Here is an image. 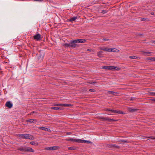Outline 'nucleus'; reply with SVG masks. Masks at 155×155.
<instances>
[{
	"instance_id": "27",
	"label": "nucleus",
	"mask_w": 155,
	"mask_h": 155,
	"mask_svg": "<svg viewBox=\"0 0 155 155\" xmlns=\"http://www.w3.org/2000/svg\"><path fill=\"white\" fill-rule=\"evenodd\" d=\"M141 20L143 21H149V20L147 18H142L141 19Z\"/></svg>"
},
{
	"instance_id": "42",
	"label": "nucleus",
	"mask_w": 155,
	"mask_h": 155,
	"mask_svg": "<svg viewBox=\"0 0 155 155\" xmlns=\"http://www.w3.org/2000/svg\"><path fill=\"white\" fill-rule=\"evenodd\" d=\"M144 53L150 54V52H144Z\"/></svg>"
},
{
	"instance_id": "19",
	"label": "nucleus",
	"mask_w": 155,
	"mask_h": 155,
	"mask_svg": "<svg viewBox=\"0 0 155 155\" xmlns=\"http://www.w3.org/2000/svg\"><path fill=\"white\" fill-rule=\"evenodd\" d=\"M51 109L54 110H61V108L60 107H51Z\"/></svg>"
},
{
	"instance_id": "13",
	"label": "nucleus",
	"mask_w": 155,
	"mask_h": 155,
	"mask_svg": "<svg viewBox=\"0 0 155 155\" xmlns=\"http://www.w3.org/2000/svg\"><path fill=\"white\" fill-rule=\"evenodd\" d=\"M38 129L40 130H45L46 131H48L50 130L48 128H46L45 127H38Z\"/></svg>"
},
{
	"instance_id": "18",
	"label": "nucleus",
	"mask_w": 155,
	"mask_h": 155,
	"mask_svg": "<svg viewBox=\"0 0 155 155\" xmlns=\"http://www.w3.org/2000/svg\"><path fill=\"white\" fill-rule=\"evenodd\" d=\"M103 53V52L102 51H98L97 53V55L99 58H101L102 57V54Z\"/></svg>"
},
{
	"instance_id": "44",
	"label": "nucleus",
	"mask_w": 155,
	"mask_h": 155,
	"mask_svg": "<svg viewBox=\"0 0 155 155\" xmlns=\"http://www.w3.org/2000/svg\"><path fill=\"white\" fill-rule=\"evenodd\" d=\"M66 140L68 141H71L70 138H69V139H66Z\"/></svg>"
},
{
	"instance_id": "28",
	"label": "nucleus",
	"mask_w": 155,
	"mask_h": 155,
	"mask_svg": "<svg viewBox=\"0 0 155 155\" xmlns=\"http://www.w3.org/2000/svg\"><path fill=\"white\" fill-rule=\"evenodd\" d=\"M107 120L109 121V122H112V121H117V120H114V119H109L108 118Z\"/></svg>"
},
{
	"instance_id": "47",
	"label": "nucleus",
	"mask_w": 155,
	"mask_h": 155,
	"mask_svg": "<svg viewBox=\"0 0 155 155\" xmlns=\"http://www.w3.org/2000/svg\"><path fill=\"white\" fill-rule=\"evenodd\" d=\"M153 101H155V99H153Z\"/></svg>"
},
{
	"instance_id": "48",
	"label": "nucleus",
	"mask_w": 155,
	"mask_h": 155,
	"mask_svg": "<svg viewBox=\"0 0 155 155\" xmlns=\"http://www.w3.org/2000/svg\"><path fill=\"white\" fill-rule=\"evenodd\" d=\"M140 35H142V34H140Z\"/></svg>"
},
{
	"instance_id": "34",
	"label": "nucleus",
	"mask_w": 155,
	"mask_h": 155,
	"mask_svg": "<svg viewBox=\"0 0 155 155\" xmlns=\"http://www.w3.org/2000/svg\"><path fill=\"white\" fill-rule=\"evenodd\" d=\"M121 141L122 142L128 143V142L127 140H121Z\"/></svg>"
},
{
	"instance_id": "40",
	"label": "nucleus",
	"mask_w": 155,
	"mask_h": 155,
	"mask_svg": "<svg viewBox=\"0 0 155 155\" xmlns=\"http://www.w3.org/2000/svg\"><path fill=\"white\" fill-rule=\"evenodd\" d=\"M135 99V98H130V100H131V101H133V100H134V99Z\"/></svg>"
},
{
	"instance_id": "23",
	"label": "nucleus",
	"mask_w": 155,
	"mask_h": 155,
	"mask_svg": "<svg viewBox=\"0 0 155 155\" xmlns=\"http://www.w3.org/2000/svg\"><path fill=\"white\" fill-rule=\"evenodd\" d=\"M19 150L21 151H26V147H20Z\"/></svg>"
},
{
	"instance_id": "20",
	"label": "nucleus",
	"mask_w": 155,
	"mask_h": 155,
	"mask_svg": "<svg viewBox=\"0 0 155 155\" xmlns=\"http://www.w3.org/2000/svg\"><path fill=\"white\" fill-rule=\"evenodd\" d=\"M30 144L33 145H38V143L37 142L35 141L31 142H30Z\"/></svg>"
},
{
	"instance_id": "24",
	"label": "nucleus",
	"mask_w": 155,
	"mask_h": 155,
	"mask_svg": "<svg viewBox=\"0 0 155 155\" xmlns=\"http://www.w3.org/2000/svg\"><path fill=\"white\" fill-rule=\"evenodd\" d=\"M68 149L70 150H75L76 149V148L75 147H70L68 148Z\"/></svg>"
},
{
	"instance_id": "1",
	"label": "nucleus",
	"mask_w": 155,
	"mask_h": 155,
	"mask_svg": "<svg viewBox=\"0 0 155 155\" xmlns=\"http://www.w3.org/2000/svg\"><path fill=\"white\" fill-rule=\"evenodd\" d=\"M75 40H73L70 42L69 43H65L64 46L67 47L71 48H77L79 47V45L76 44V42H75Z\"/></svg>"
},
{
	"instance_id": "3",
	"label": "nucleus",
	"mask_w": 155,
	"mask_h": 155,
	"mask_svg": "<svg viewBox=\"0 0 155 155\" xmlns=\"http://www.w3.org/2000/svg\"><path fill=\"white\" fill-rule=\"evenodd\" d=\"M103 68L106 70H118L120 69L118 67L114 66H104L103 67Z\"/></svg>"
},
{
	"instance_id": "10",
	"label": "nucleus",
	"mask_w": 155,
	"mask_h": 155,
	"mask_svg": "<svg viewBox=\"0 0 155 155\" xmlns=\"http://www.w3.org/2000/svg\"><path fill=\"white\" fill-rule=\"evenodd\" d=\"M57 106H64V107H70L71 106V105L70 104H57L56 105Z\"/></svg>"
},
{
	"instance_id": "16",
	"label": "nucleus",
	"mask_w": 155,
	"mask_h": 155,
	"mask_svg": "<svg viewBox=\"0 0 155 155\" xmlns=\"http://www.w3.org/2000/svg\"><path fill=\"white\" fill-rule=\"evenodd\" d=\"M26 151H29L33 152H34V150L31 148L30 147H26Z\"/></svg>"
},
{
	"instance_id": "30",
	"label": "nucleus",
	"mask_w": 155,
	"mask_h": 155,
	"mask_svg": "<svg viewBox=\"0 0 155 155\" xmlns=\"http://www.w3.org/2000/svg\"><path fill=\"white\" fill-rule=\"evenodd\" d=\"M107 146L110 148H113V144H109L107 145Z\"/></svg>"
},
{
	"instance_id": "11",
	"label": "nucleus",
	"mask_w": 155,
	"mask_h": 155,
	"mask_svg": "<svg viewBox=\"0 0 155 155\" xmlns=\"http://www.w3.org/2000/svg\"><path fill=\"white\" fill-rule=\"evenodd\" d=\"M5 105L9 108H11L12 106V104L11 103L10 101H8L6 102Z\"/></svg>"
},
{
	"instance_id": "39",
	"label": "nucleus",
	"mask_w": 155,
	"mask_h": 155,
	"mask_svg": "<svg viewBox=\"0 0 155 155\" xmlns=\"http://www.w3.org/2000/svg\"><path fill=\"white\" fill-rule=\"evenodd\" d=\"M88 51H92V49H89L87 50Z\"/></svg>"
},
{
	"instance_id": "43",
	"label": "nucleus",
	"mask_w": 155,
	"mask_h": 155,
	"mask_svg": "<svg viewBox=\"0 0 155 155\" xmlns=\"http://www.w3.org/2000/svg\"><path fill=\"white\" fill-rule=\"evenodd\" d=\"M151 42L153 43H154L155 44V40L153 41H152Z\"/></svg>"
},
{
	"instance_id": "8",
	"label": "nucleus",
	"mask_w": 155,
	"mask_h": 155,
	"mask_svg": "<svg viewBox=\"0 0 155 155\" xmlns=\"http://www.w3.org/2000/svg\"><path fill=\"white\" fill-rule=\"evenodd\" d=\"M81 143H91L92 144V142L89 141V140H83L81 139L80 140V142Z\"/></svg>"
},
{
	"instance_id": "37",
	"label": "nucleus",
	"mask_w": 155,
	"mask_h": 155,
	"mask_svg": "<svg viewBox=\"0 0 155 155\" xmlns=\"http://www.w3.org/2000/svg\"><path fill=\"white\" fill-rule=\"evenodd\" d=\"M103 40L104 41H108L109 39H107V38H103Z\"/></svg>"
},
{
	"instance_id": "22",
	"label": "nucleus",
	"mask_w": 155,
	"mask_h": 155,
	"mask_svg": "<svg viewBox=\"0 0 155 155\" xmlns=\"http://www.w3.org/2000/svg\"><path fill=\"white\" fill-rule=\"evenodd\" d=\"M107 93L109 94H112L114 95H115V94H117V93L111 91H108L107 92Z\"/></svg>"
},
{
	"instance_id": "12",
	"label": "nucleus",
	"mask_w": 155,
	"mask_h": 155,
	"mask_svg": "<svg viewBox=\"0 0 155 155\" xmlns=\"http://www.w3.org/2000/svg\"><path fill=\"white\" fill-rule=\"evenodd\" d=\"M139 110L137 109L129 108L128 109L129 111L130 112H135Z\"/></svg>"
},
{
	"instance_id": "15",
	"label": "nucleus",
	"mask_w": 155,
	"mask_h": 155,
	"mask_svg": "<svg viewBox=\"0 0 155 155\" xmlns=\"http://www.w3.org/2000/svg\"><path fill=\"white\" fill-rule=\"evenodd\" d=\"M99 48L100 50H103L104 51H109L108 48L104 47H100Z\"/></svg>"
},
{
	"instance_id": "38",
	"label": "nucleus",
	"mask_w": 155,
	"mask_h": 155,
	"mask_svg": "<svg viewBox=\"0 0 155 155\" xmlns=\"http://www.w3.org/2000/svg\"><path fill=\"white\" fill-rule=\"evenodd\" d=\"M151 14L152 15H155V12H151Z\"/></svg>"
},
{
	"instance_id": "41",
	"label": "nucleus",
	"mask_w": 155,
	"mask_h": 155,
	"mask_svg": "<svg viewBox=\"0 0 155 155\" xmlns=\"http://www.w3.org/2000/svg\"><path fill=\"white\" fill-rule=\"evenodd\" d=\"M34 1H41V0H33Z\"/></svg>"
},
{
	"instance_id": "4",
	"label": "nucleus",
	"mask_w": 155,
	"mask_h": 155,
	"mask_svg": "<svg viewBox=\"0 0 155 155\" xmlns=\"http://www.w3.org/2000/svg\"><path fill=\"white\" fill-rule=\"evenodd\" d=\"M19 137L21 138L25 139L33 140V137L31 135L29 134H21L19 135Z\"/></svg>"
},
{
	"instance_id": "2",
	"label": "nucleus",
	"mask_w": 155,
	"mask_h": 155,
	"mask_svg": "<svg viewBox=\"0 0 155 155\" xmlns=\"http://www.w3.org/2000/svg\"><path fill=\"white\" fill-rule=\"evenodd\" d=\"M105 110L107 111L108 112L107 113V114L109 115H112L113 113H118L120 114H124L123 111L121 110H116L110 109H107Z\"/></svg>"
},
{
	"instance_id": "9",
	"label": "nucleus",
	"mask_w": 155,
	"mask_h": 155,
	"mask_svg": "<svg viewBox=\"0 0 155 155\" xmlns=\"http://www.w3.org/2000/svg\"><path fill=\"white\" fill-rule=\"evenodd\" d=\"M77 16L73 17L70 18V19H67V20L68 21L72 22L73 21H74L75 20L77 19Z\"/></svg>"
},
{
	"instance_id": "45",
	"label": "nucleus",
	"mask_w": 155,
	"mask_h": 155,
	"mask_svg": "<svg viewBox=\"0 0 155 155\" xmlns=\"http://www.w3.org/2000/svg\"><path fill=\"white\" fill-rule=\"evenodd\" d=\"M95 83V82H92L91 83H90L92 84Z\"/></svg>"
},
{
	"instance_id": "26",
	"label": "nucleus",
	"mask_w": 155,
	"mask_h": 155,
	"mask_svg": "<svg viewBox=\"0 0 155 155\" xmlns=\"http://www.w3.org/2000/svg\"><path fill=\"white\" fill-rule=\"evenodd\" d=\"M101 119L102 121H106L108 120V118L107 117H101Z\"/></svg>"
},
{
	"instance_id": "25",
	"label": "nucleus",
	"mask_w": 155,
	"mask_h": 155,
	"mask_svg": "<svg viewBox=\"0 0 155 155\" xmlns=\"http://www.w3.org/2000/svg\"><path fill=\"white\" fill-rule=\"evenodd\" d=\"M129 58L133 59H137V57L135 56H129Z\"/></svg>"
},
{
	"instance_id": "46",
	"label": "nucleus",
	"mask_w": 155,
	"mask_h": 155,
	"mask_svg": "<svg viewBox=\"0 0 155 155\" xmlns=\"http://www.w3.org/2000/svg\"><path fill=\"white\" fill-rule=\"evenodd\" d=\"M70 134V133H67V135H69Z\"/></svg>"
},
{
	"instance_id": "14",
	"label": "nucleus",
	"mask_w": 155,
	"mask_h": 155,
	"mask_svg": "<svg viewBox=\"0 0 155 155\" xmlns=\"http://www.w3.org/2000/svg\"><path fill=\"white\" fill-rule=\"evenodd\" d=\"M37 121L36 120V119H29V120H27L26 121L27 122H29V123H35Z\"/></svg>"
},
{
	"instance_id": "35",
	"label": "nucleus",
	"mask_w": 155,
	"mask_h": 155,
	"mask_svg": "<svg viewBox=\"0 0 155 155\" xmlns=\"http://www.w3.org/2000/svg\"><path fill=\"white\" fill-rule=\"evenodd\" d=\"M151 95L152 96H155V92H151Z\"/></svg>"
},
{
	"instance_id": "21",
	"label": "nucleus",
	"mask_w": 155,
	"mask_h": 155,
	"mask_svg": "<svg viewBox=\"0 0 155 155\" xmlns=\"http://www.w3.org/2000/svg\"><path fill=\"white\" fill-rule=\"evenodd\" d=\"M117 50H114V48H108L109 51H108V52H116Z\"/></svg>"
},
{
	"instance_id": "29",
	"label": "nucleus",
	"mask_w": 155,
	"mask_h": 155,
	"mask_svg": "<svg viewBox=\"0 0 155 155\" xmlns=\"http://www.w3.org/2000/svg\"><path fill=\"white\" fill-rule=\"evenodd\" d=\"M149 59L152 61H155V57L150 58Z\"/></svg>"
},
{
	"instance_id": "6",
	"label": "nucleus",
	"mask_w": 155,
	"mask_h": 155,
	"mask_svg": "<svg viewBox=\"0 0 155 155\" xmlns=\"http://www.w3.org/2000/svg\"><path fill=\"white\" fill-rule=\"evenodd\" d=\"M41 35L39 34H38L34 36V38L37 41H39L40 40Z\"/></svg>"
},
{
	"instance_id": "32",
	"label": "nucleus",
	"mask_w": 155,
	"mask_h": 155,
	"mask_svg": "<svg viewBox=\"0 0 155 155\" xmlns=\"http://www.w3.org/2000/svg\"><path fill=\"white\" fill-rule=\"evenodd\" d=\"M89 91L93 92H94L96 91L94 89H90Z\"/></svg>"
},
{
	"instance_id": "7",
	"label": "nucleus",
	"mask_w": 155,
	"mask_h": 155,
	"mask_svg": "<svg viewBox=\"0 0 155 155\" xmlns=\"http://www.w3.org/2000/svg\"><path fill=\"white\" fill-rule=\"evenodd\" d=\"M75 42L77 43H84L86 42V40L84 39H78L75 40Z\"/></svg>"
},
{
	"instance_id": "33",
	"label": "nucleus",
	"mask_w": 155,
	"mask_h": 155,
	"mask_svg": "<svg viewBox=\"0 0 155 155\" xmlns=\"http://www.w3.org/2000/svg\"><path fill=\"white\" fill-rule=\"evenodd\" d=\"M148 137L153 139H155V136H150Z\"/></svg>"
},
{
	"instance_id": "36",
	"label": "nucleus",
	"mask_w": 155,
	"mask_h": 155,
	"mask_svg": "<svg viewBox=\"0 0 155 155\" xmlns=\"http://www.w3.org/2000/svg\"><path fill=\"white\" fill-rule=\"evenodd\" d=\"M36 112L35 111H32L31 113L30 114H32L34 113H36Z\"/></svg>"
},
{
	"instance_id": "31",
	"label": "nucleus",
	"mask_w": 155,
	"mask_h": 155,
	"mask_svg": "<svg viewBox=\"0 0 155 155\" xmlns=\"http://www.w3.org/2000/svg\"><path fill=\"white\" fill-rule=\"evenodd\" d=\"M113 148H119L120 146L116 145L115 144H113Z\"/></svg>"
},
{
	"instance_id": "5",
	"label": "nucleus",
	"mask_w": 155,
	"mask_h": 155,
	"mask_svg": "<svg viewBox=\"0 0 155 155\" xmlns=\"http://www.w3.org/2000/svg\"><path fill=\"white\" fill-rule=\"evenodd\" d=\"M58 148V146H53L47 147L45 149L47 150H57Z\"/></svg>"
},
{
	"instance_id": "17",
	"label": "nucleus",
	"mask_w": 155,
	"mask_h": 155,
	"mask_svg": "<svg viewBox=\"0 0 155 155\" xmlns=\"http://www.w3.org/2000/svg\"><path fill=\"white\" fill-rule=\"evenodd\" d=\"M80 139H74L72 138H70V140L71 141H74L77 143L80 142Z\"/></svg>"
}]
</instances>
